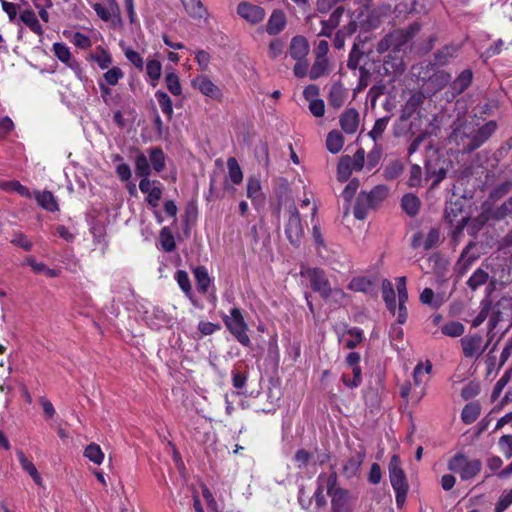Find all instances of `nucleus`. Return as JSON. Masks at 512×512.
<instances>
[{
	"mask_svg": "<svg viewBox=\"0 0 512 512\" xmlns=\"http://www.w3.org/2000/svg\"><path fill=\"white\" fill-rule=\"evenodd\" d=\"M497 127L494 120H489L477 129L462 124L453 130L450 139L463 153H472L491 138Z\"/></svg>",
	"mask_w": 512,
	"mask_h": 512,
	"instance_id": "nucleus-1",
	"label": "nucleus"
},
{
	"mask_svg": "<svg viewBox=\"0 0 512 512\" xmlns=\"http://www.w3.org/2000/svg\"><path fill=\"white\" fill-rule=\"evenodd\" d=\"M449 471L459 475L461 481L474 479L482 470L480 459H469L465 454L458 452L447 463Z\"/></svg>",
	"mask_w": 512,
	"mask_h": 512,
	"instance_id": "nucleus-2",
	"label": "nucleus"
},
{
	"mask_svg": "<svg viewBox=\"0 0 512 512\" xmlns=\"http://www.w3.org/2000/svg\"><path fill=\"white\" fill-rule=\"evenodd\" d=\"M327 494L331 498L332 512H350L353 499L348 489L337 487V474L331 473L327 477Z\"/></svg>",
	"mask_w": 512,
	"mask_h": 512,
	"instance_id": "nucleus-3",
	"label": "nucleus"
},
{
	"mask_svg": "<svg viewBox=\"0 0 512 512\" xmlns=\"http://www.w3.org/2000/svg\"><path fill=\"white\" fill-rule=\"evenodd\" d=\"M222 320L227 330L242 346L249 347L251 345L250 337L247 334L248 324L239 307H233L230 310V315H224Z\"/></svg>",
	"mask_w": 512,
	"mask_h": 512,
	"instance_id": "nucleus-4",
	"label": "nucleus"
},
{
	"mask_svg": "<svg viewBox=\"0 0 512 512\" xmlns=\"http://www.w3.org/2000/svg\"><path fill=\"white\" fill-rule=\"evenodd\" d=\"M399 464V457L394 455L389 462L388 468L390 482L395 491L396 504L397 506H402L406 500L409 486L405 473Z\"/></svg>",
	"mask_w": 512,
	"mask_h": 512,
	"instance_id": "nucleus-5",
	"label": "nucleus"
},
{
	"mask_svg": "<svg viewBox=\"0 0 512 512\" xmlns=\"http://www.w3.org/2000/svg\"><path fill=\"white\" fill-rule=\"evenodd\" d=\"M289 218L285 225V235L289 243L298 247L304 235L300 213L294 203L288 207Z\"/></svg>",
	"mask_w": 512,
	"mask_h": 512,
	"instance_id": "nucleus-6",
	"label": "nucleus"
},
{
	"mask_svg": "<svg viewBox=\"0 0 512 512\" xmlns=\"http://www.w3.org/2000/svg\"><path fill=\"white\" fill-rule=\"evenodd\" d=\"M462 43L450 42L443 45L433 53L430 66L432 68H441L449 66L461 53Z\"/></svg>",
	"mask_w": 512,
	"mask_h": 512,
	"instance_id": "nucleus-7",
	"label": "nucleus"
},
{
	"mask_svg": "<svg viewBox=\"0 0 512 512\" xmlns=\"http://www.w3.org/2000/svg\"><path fill=\"white\" fill-rule=\"evenodd\" d=\"M421 25L414 22L403 29H396L390 32V37L393 42V53H399L404 49L409 41L420 31Z\"/></svg>",
	"mask_w": 512,
	"mask_h": 512,
	"instance_id": "nucleus-8",
	"label": "nucleus"
},
{
	"mask_svg": "<svg viewBox=\"0 0 512 512\" xmlns=\"http://www.w3.org/2000/svg\"><path fill=\"white\" fill-rule=\"evenodd\" d=\"M139 189L146 194L145 201L150 208H157L163 195V186L158 180L141 179Z\"/></svg>",
	"mask_w": 512,
	"mask_h": 512,
	"instance_id": "nucleus-9",
	"label": "nucleus"
},
{
	"mask_svg": "<svg viewBox=\"0 0 512 512\" xmlns=\"http://www.w3.org/2000/svg\"><path fill=\"white\" fill-rule=\"evenodd\" d=\"M308 275L313 291L318 292L323 299L327 300L332 289L325 272L319 268H314L309 270Z\"/></svg>",
	"mask_w": 512,
	"mask_h": 512,
	"instance_id": "nucleus-10",
	"label": "nucleus"
},
{
	"mask_svg": "<svg viewBox=\"0 0 512 512\" xmlns=\"http://www.w3.org/2000/svg\"><path fill=\"white\" fill-rule=\"evenodd\" d=\"M237 13L240 17L251 24H258L265 18V10L247 1L240 2L237 6Z\"/></svg>",
	"mask_w": 512,
	"mask_h": 512,
	"instance_id": "nucleus-11",
	"label": "nucleus"
},
{
	"mask_svg": "<svg viewBox=\"0 0 512 512\" xmlns=\"http://www.w3.org/2000/svg\"><path fill=\"white\" fill-rule=\"evenodd\" d=\"M191 85L194 89L199 90L203 95L212 99L219 100L222 97L220 88L206 75H198L192 80Z\"/></svg>",
	"mask_w": 512,
	"mask_h": 512,
	"instance_id": "nucleus-12",
	"label": "nucleus"
},
{
	"mask_svg": "<svg viewBox=\"0 0 512 512\" xmlns=\"http://www.w3.org/2000/svg\"><path fill=\"white\" fill-rule=\"evenodd\" d=\"M460 342L462 346L463 355L466 358H472L476 355H481L487 347L486 344L485 347L481 348L483 338L479 334L465 336L461 338Z\"/></svg>",
	"mask_w": 512,
	"mask_h": 512,
	"instance_id": "nucleus-13",
	"label": "nucleus"
},
{
	"mask_svg": "<svg viewBox=\"0 0 512 512\" xmlns=\"http://www.w3.org/2000/svg\"><path fill=\"white\" fill-rule=\"evenodd\" d=\"M474 74L472 69L462 70L450 83V90L453 96L463 94L473 82Z\"/></svg>",
	"mask_w": 512,
	"mask_h": 512,
	"instance_id": "nucleus-14",
	"label": "nucleus"
},
{
	"mask_svg": "<svg viewBox=\"0 0 512 512\" xmlns=\"http://www.w3.org/2000/svg\"><path fill=\"white\" fill-rule=\"evenodd\" d=\"M399 53H388L383 59V70L385 75L398 76L405 70L403 58Z\"/></svg>",
	"mask_w": 512,
	"mask_h": 512,
	"instance_id": "nucleus-15",
	"label": "nucleus"
},
{
	"mask_svg": "<svg viewBox=\"0 0 512 512\" xmlns=\"http://www.w3.org/2000/svg\"><path fill=\"white\" fill-rule=\"evenodd\" d=\"M365 459V452L364 451H358L354 455H352L350 458H348L342 466V475L347 478L351 479L357 476L360 467Z\"/></svg>",
	"mask_w": 512,
	"mask_h": 512,
	"instance_id": "nucleus-16",
	"label": "nucleus"
},
{
	"mask_svg": "<svg viewBox=\"0 0 512 512\" xmlns=\"http://www.w3.org/2000/svg\"><path fill=\"white\" fill-rule=\"evenodd\" d=\"M309 43L302 35L294 36L289 46V54L294 60H304L309 53Z\"/></svg>",
	"mask_w": 512,
	"mask_h": 512,
	"instance_id": "nucleus-17",
	"label": "nucleus"
},
{
	"mask_svg": "<svg viewBox=\"0 0 512 512\" xmlns=\"http://www.w3.org/2000/svg\"><path fill=\"white\" fill-rule=\"evenodd\" d=\"M287 20L285 13L280 9H275L272 11L267 24H266V32L275 36L284 30L286 27Z\"/></svg>",
	"mask_w": 512,
	"mask_h": 512,
	"instance_id": "nucleus-18",
	"label": "nucleus"
},
{
	"mask_svg": "<svg viewBox=\"0 0 512 512\" xmlns=\"http://www.w3.org/2000/svg\"><path fill=\"white\" fill-rule=\"evenodd\" d=\"M340 126L346 134H354L359 126V113L355 108L346 109L340 116Z\"/></svg>",
	"mask_w": 512,
	"mask_h": 512,
	"instance_id": "nucleus-19",
	"label": "nucleus"
},
{
	"mask_svg": "<svg viewBox=\"0 0 512 512\" xmlns=\"http://www.w3.org/2000/svg\"><path fill=\"white\" fill-rule=\"evenodd\" d=\"M19 20L36 35L42 36L44 34L43 27L40 24L36 13L31 8H27L20 12Z\"/></svg>",
	"mask_w": 512,
	"mask_h": 512,
	"instance_id": "nucleus-20",
	"label": "nucleus"
},
{
	"mask_svg": "<svg viewBox=\"0 0 512 512\" xmlns=\"http://www.w3.org/2000/svg\"><path fill=\"white\" fill-rule=\"evenodd\" d=\"M93 9L97 16L105 22L110 21L113 16H119V6L116 0H107L106 6L101 3H95L93 4Z\"/></svg>",
	"mask_w": 512,
	"mask_h": 512,
	"instance_id": "nucleus-21",
	"label": "nucleus"
},
{
	"mask_svg": "<svg viewBox=\"0 0 512 512\" xmlns=\"http://www.w3.org/2000/svg\"><path fill=\"white\" fill-rule=\"evenodd\" d=\"M35 199L38 205L48 212H56L59 210L57 200L51 191H37L35 193Z\"/></svg>",
	"mask_w": 512,
	"mask_h": 512,
	"instance_id": "nucleus-22",
	"label": "nucleus"
},
{
	"mask_svg": "<svg viewBox=\"0 0 512 512\" xmlns=\"http://www.w3.org/2000/svg\"><path fill=\"white\" fill-rule=\"evenodd\" d=\"M193 274L196 280L197 289L200 293H207L209 286L212 282L208 270L205 266L199 265L193 269Z\"/></svg>",
	"mask_w": 512,
	"mask_h": 512,
	"instance_id": "nucleus-23",
	"label": "nucleus"
},
{
	"mask_svg": "<svg viewBox=\"0 0 512 512\" xmlns=\"http://www.w3.org/2000/svg\"><path fill=\"white\" fill-rule=\"evenodd\" d=\"M151 167L157 172H162L166 167V155L160 146L148 150Z\"/></svg>",
	"mask_w": 512,
	"mask_h": 512,
	"instance_id": "nucleus-24",
	"label": "nucleus"
},
{
	"mask_svg": "<svg viewBox=\"0 0 512 512\" xmlns=\"http://www.w3.org/2000/svg\"><path fill=\"white\" fill-rule=\"evenodd\" d=\"M17 458H18V461H19L22 469L24 471H26L31 476V478L33 479L35 484L41 486L42 485V477L39 474L34 463L32 461L28 460L27 457L25 456L24 452L21 450L17 451Z\"/></svg>",
	"mask_w": 512,
	"mask_h": 512,
	"instance_id": "nucleus-25",
	"label": "nucleus"
},
{
	"mask_svg": "<svg viewBox=\"0 0 512 512\" xmlns=\"http://www.w3.org/2000/svg\"><path fill=\"white\" fill-rule=\"evenodd\" d=\"M420 205V199L412 193H407L402 197L401 207L410 217H414L418 214Z\"/></svg>",
	"mask_w": 512,
	"mask_h": 512,
	"instance_id": "nucleus-26",
	"label": "nucleus"
},
{
	"mask_svg": "<svg viewBox=\"0 0 512 512\" xmlns=\"http://www.w3.org/2000/svg\"><path fill=\"white\" fill-rule=\"evenodd\" d=\"M365 197H367L366 192H361L356 199L353 213L358 220H364L367 217L368 210L374 208Z\"/></svg>",
	"mask_w": 512,
	"mask_h": 512,
	"instance_id": "nucleus-27",
	"label": "nucleus"
},
{
	"mask_svg": "<svg viewBox=\"0 0 512 512\" xmlns=\"http://www.w3.org/2000/svg\"><path fill=\"white\" fill-rule=\"evenodd\" d=\"M262 187H261V181L256 176H250L247 180V191L246 195L247 198H249L253 204L259 202L262 198Z\"/></svg>",
	"mask_w": 512,
	"mask_h": 512,
	"instance_id": "nucleus-28",
	"label": "nucleus"
},
{
	"mask_svg": "<svg viewBox=\"0 0 512 512\" xmlns=\"http://www.w3.org/2000/svg\"><path fill=\"white\" fill-rule=\"evenodd\" d=\"M185 10L192 18L202 19L207 15V9L201 0H182Z\"/></svg>",
	"mask_w": 512,
	"mask_h": 512,
	"instance_id": "nucleus-29",
	"label": "nucleus"
},
{
	"mask_svg": "<svg viewBox=\"0 0 512 512\" xmlns=\"http://www.w3.org/2000/svg\"><path fill=\"white\" fill-rule=\"evenodd\" d=\"M354 171L352 167L351 156H341L337 165V179L340 182H346Z\"/></svg>",
	"mask_w": 512,
	"mask_h": 512,
	"instance_id": "nucleus-30",
	"label": "nucleus"
},
{
	"mask_svg": "<svg viewBox=\"0 0 512 512\" xmlns=\"http://www.w3.org/2000/svg\"><path fill=\"white\" fill-rule=\"evenodd\" d=\"M89 59L96 62L102 70L108 69L113 62L110 52L102 46H98L96 53H92Z\"/></svg>",
	"mask_w": 512,
	"mask_h": 512,
	"instance_id": "nucleus-31",
	"label": "nucleus"
},
{
	"mask_svg": "<svg viewBox=\"0 0 512 512\" xmlns=\"http://www.w3.org/2000/svg\"><path fill=\"white\" fill-rule=\"evenodd\" d=\"M432 370V364L430 361H427L424 365L423 363H418L413 371V380L416 386H421L428 381V377Z\"/></svg>",
	"mask_w": 512,
	"mask_h": 512,
	"instance_id": "nucleus-32",
	"label": "nucleus"
},
{
	"mask_svg": "<svg viewBox=\"0 0 512 512\" xmlns=\"http://www.w3.org/2000/svg\"><path fill=\"white\" fill-rule=\"evenodd\" d=\"M344 145V137L343 135L337 131L333 130L328 133L326 138V147L329 152L332 154H337L341 151Z\"/></svg>",
	"mask_w": 512,
	"mask_h": 512,
	"instance_id": "nucleus-33",
	"label": "nucleus"
},
{
	"mask_svg": "<svg viewBox=\"0 0 512 512\" xmlns=\"http://www.w3.org/2000/svg\"><path fill=\"white\" fill-rule=\"evenodd\" d=\"M135 173L141 179L150 180L151 165L147 157L140 153L135 157Z\"/></svg>",
	"mask_w": 512,
	"mask_h": 512,
	"instance_id": "nucleus-34",
	"label": "nucleus"
},
{
	"mask_svg": "<svg viewBox=\"0 0 512 512\" xmlns=\"http://www.w3.org/2000/svg\"><path fill=\"white\" fill-rule=\"evenodd\" d=\"M155 97L163 114L168 118V120H171L173 116V104L170 96L162 90H157L155 92Z\"/></svg>",
	"mask_w": 512,
	"mask_h": 512,
	"instance_id": "nucleus-35",
	"label": "nucleus"
},
{
	"mask_svg": "<svg viewBox=\"0 0 512 512\" xmlns=\"http://www.w3.org/2000/svg\"><path fill=\"white\" fill-rule=\"evenodd\" d=\"M480 415V405L477 402L466 404L461 412L463 423L469 425L476 421Z\"/></svg>",
	"mask_w": 512,
	"mask_h": 512,
	"instance_id": "nucleus-36",
	"label": "nucleus"
},
{
	"mask_svg": "<svg viewBox=\"0 0 512 512\" xmlns=\"http://www.w3.org/2000/svg\"><path fill=\"white\" fill-rule=\"evenodd\" d=\"M426 180H432L431 189L437 187L446 177L447 170L445 168L432 169L430 163L425 164Z\"/></svg>",
	"mask_w": 512,
	"mask_h": 512,
	"instance_id": "nucleus-37",
	"label": "nucleus"
},
{
	"mask_svg": "<svg viewBox=\"0 0 512 512\" xmlns=\"http://www.w3.org/2000/svg\"><path fill=\"white\" fill-rule=\"evenodd\" d=\"M365 199H368L375 208L388 196V188L385 185H377L370 192H366Z\"/></svg>",
	"mask_w": 512,
	"mask_h": 512,
	"instance_id": "nucleus-38",
	"label": "nucleus"
},
{
	"mask_svg": "<svg viewBox=\"0 0 512 512\" xmlns=\"http://www.w3.org/2000/svg\"><path fill=\"white\" fill-rule=\"evenodd\" d=\"M227 168L229 179L231 180V182L235 185H239L243 181V172L236 158H228Z\"/></svg>",
	"mask_w": 512,
	"mask_h": 512,
	"instance_id": "nucleus-39",
	"label": "nucleus"
},
{
	"mask_svg": "<svg viewBox=\"0 0 512 512\" xmlns=\"http://www.w3.org/2000/svg\"><path fill=\"white\" fill-rule=\"evenodd\" d=\"M489 275L487 271L482 268H478L467 280V286L472 290L476 291L480 286L484 285L488 281Z\"/></svg>",
	"mask_w": 512,
	"mask_h": 512,
	"instance_id": "nucleus-40",
	"label": "nucleus"
},
{
	"mask_svg": "<svg viewBox=\"0 0 512 512\" xmlns=\"http://www.w3.org/2000/svg\"><path fill=\"white\" fill-rule=\"evenodd\" d=\"M429 81L438 89H442L446 87L448 84L450 85L452 81V75L450 72L446 70L438 69L429 77Z\"/></svg>",
	"mask_w": 512,
	"mask_h": 512,
	"instance_id": "nucleus-41",
	"label": "nucleus"
},
{
	"mask_svg": "<svg viewBox=\"0 0 512 512\" xmlns=\"http://www.w3.org/2000/svg\"><path fill=\"white\" fill-rule=\"evenodd\" d=\"M328 64L327 58H315V61L309 71L310 79L317 80L326 75L328 73Z\"/></svg>",
	"mask_w": 512,
	"mask_h": 512,
	"instance_id": "nucleus-42",
	"label": "nucleus"
},
{
	"mask_svg": "<svg viewBox=\"0 0 512 512\" xmlns=\"http://www.w3.org/2000/svg\"><path fill=\"white\" fill-rule=\"evenodd\" d=\"M162 73V65L160 61L156 59L148 60L146 64V74L151 80V85L156 86Z\"/></svg>",
	"mask_w": 512,
	"mask_h": 512,
	"instance_id": "nucleus-43",
	"label": "nucleus"
},
{
	"mask_svg": "<svg viewBox=\"0 0 512 512\" xmlns=\"http://www.w3.org/2000/svg\"><path fill=\"white\" fill-rule=\"evenodd\" d=\"M404 171V166L400 160H393L389 162L383 171V176L386 180L391 181L398 178Z\"/></svg>",
	"mask_w": 512,
	"mask_h": 512,
	"instance_id": "nucleus-44",
	"label": "nucleus"
},
{
	"mask_svg": "<svg viewBox=\"0 0 512 512\" xmlns=\"http://www.w3.org/2000/svg\"><path fill=\"white\" fill-rule=\"evenodd\" d=\"M328 101L329 104L334 108H340L343 105L345 101V92L341 85H332L329 92Z\"/></svg>",
	"mask_w": 512,
	"mask_h": 512,
	"instance_id": "nucleus-45",
	"label": "nucleus"
},
{
	"mask_svg": "<svg viewBox=\"0 0 512 512\" xmlns=\"http://www.w3.org/2000/svg\"><path fill=\"white\" fill-rule=\"evenodd\" d=\"M364 52L359 49L358 44L354 43L348 57L347 67L350 70H360L361 66H365V64H361L363 59Z\"/></svg>",
	"mask_w": 512,
	"mask_h": 512,
	"instance_id": "nucleus-46",
	"label": "nucleus"
},
{
	"mask_svg": "<svg viewBox=\"0 0 512 512\" xmlns=\"http://www.w3.org/2000/svg\"><path fill=\"white\" fill-rule=\"evenodd\" d=\"M424 250L429 251L433 248H436L441 243V233L440 229L437 227H432L429 229L428 233L424 235Z\"/></svg>",
	"mask_w": 512,
	"mask_h": 512,
	"instance_id": "nucleus-47",
	"label": "nucleus"
},
{
	"mask_svg": "<svg viewBox=\"0 0 512 512\" xmlns=\"http://www.w3.org/2000/svg\"><path fill=\"white\" fill-rule=\"evenodd\" d=\"M160 243L161 247L165 252H172L176 248V242L174 236L168 227H163L160 230Z\"/></svg>",
	"mask_w": 512,
	"mask_h": 512,
	"instance_id": "nucleus-48",
	"label": "nucleus"
},
{
	"mask_svg": "<svg viewBox=\"0 0 512 512\" xmlns=\"http://www.w3.org/2000/svg\"><path fill=\"white\" fill-rule=\"evenodd\" d=\"M84 456L97 465H100L104 460V453L96 443H90L86 446Z\"/></svg>",
	"mask_w": 512,
	"mask_h": 512,
	"instance_id": "nucleus-49",
	"label": "nucleus"
},
{
	"mask_svg": "<svg viewBox=\"0 0 512 512\" xmlns=\"http://www.w3.org/2000/svg\"><path fill=\"white\" fill-rule=\"evenodd\" d=\"M352 374L354 375V380H351L350 375L347 373H343L341 376L343 384L350 389L357 388L362 383L361 367H352Z\"/></svg>",
	"mask_w": 512,
	"mask_h": 512,
	"instance_id": "nucleus-50",
	"label": "nucleus"
},
{
	"mask_svg": "<svg viewBox=\"0 0 512 512\" xmlns=\"http://www.w3.org/2000/svg\"><path fill=\"white\" fill-rule=\"evenodd\" d=\"M165 83L167 89L174 96H180L182 94V87L178 75L175 72H168L165 76Z\"/></svg>",
	"mask_w": 512,
	"mask_h": 512,
	"instance_id": "nucleus-51",
	"label": "nucleus"
},
{
	"mask_svg": "<svg viewBox=\"0 0 512 512\" xmlns=\"http://www.w3.org/2000/svg\"><path fill=\"white\" fill-rule=\"evenodd\" d=\"M512 189V181L506 180L498 185H496L489 193V199L492 201H497L504 197L509 191Z\"/></svg>",
	"mask_w": 512,
	"mask_h": 512,
	"instance_id": "nucleus-52",
	"label": "nucleus"
},
{
	"mask_svg": "<svg viewBox=\"0 0 512 512\" xmlns=\"http://www.w3.org/2000/svg\"><path fill=\"white\" fill-rule=\"evenodd\" d=\"M346 333L351 337L345 341V347L348 349L356 348L363 341V331L358 327H352Z\"/></svg>",
	"mask_w": 512,
	"mask_h": 512,
	"instance_id": "nucleus-53",
	"label": "nucleus"
},
{
	"mask_svg": "<svg viewBox=\"0 0 512 512\" xmlns=\"http://www.w3.org/2000/svg\"><path fill=\"white\" fill-rule=\"evenodd\" d=\"M441 331L446 336L459 337L464 333L465 327L461 322L451 321V322L446 323L441 328Z\"/></svg>",
	"mask_w": 512,
	"mask_h": 512,
	"instance_id": "nucleus-54",
	"label": "nucleus"
},
{
	"mask_svg": "<svg viewBox=\"0 0 512 512\" xmlns=\"http://www.w3.org/2000/svg\"><path fill=\"white\" fill-rule=\"evenodd\" d=\"M371 286L372 282L368 278L355 277L350 281L348 288L354 292L367 293L370 290Z\"/></svg>",
	"mask_w": 512,
	"mask_h": 512,
	"instance_id": "nucleus-55",
	"label": "nucleus"
},
{
	"mask_svg": "<svg viewBox=\"0 0 512 512\" xmlns=\"http://www.w3.org/2000/svg\"><path fill=\"white\" fill-rule=\"evenodd\" d=\"M388 122H389L388 116L377 119L374 123L372 130L368 133V136L373 141L376 142L382 136L383 132L387 128Z\"/></svg>",
	"mask_w": 512,
	"mask_h": 512,
	"instance_id": "nucleus-56",
	"label": "nucleus"
},
{
	"mask_svg": "<svg viewBox=\"0 0 512 512\" xmlns=\"http://www.w3.org/2000/svg\"><path fill=\"white\" fill-rule=\"evenodd\" d=\"M232 385L236 389H242L246 386L248 380V372L241 370L240 367H235L232 372Z\"/></svg>",
	"mask_w": 512,
	"mask_h": 512,
	"instance_id": "nucleus-57",
	"label": "nucleus"
},
{
	"mask_svg": "<svg viewBox=\"0 0 512 512\" xmlns=\"http://www.w3.org/2000/svg\"><path fill=\"white\" fill-rule=\"evenodd\" d=\"M382 157V148L381 146L375 144L372 150L367 154L366 160V168L371 171L374 169L380 162Z\"/></svg>",
	"mask_w": 512,
	"mask_h": 512,
	"instance_id": "nucleus-58",
	"label": "nucleus"
},
{
	"mask_svg": "<svg viewBox=\"0 0 512 512\" xmlns=\"http://www.w3.org/2000/svg\"><path fill=\"white\" fill-rule=\"evenodd\" d=\"M175 279L185 295L189 296L192 292V287L188 273L184 270H178L175 274Z\"/></svg>",
	"mask_w": 512,
	"mask_h": 512,
	"instance_id": "nucleus-59",
	"label": "nucleus"
},
{
	"mask_svg": "<svg viewBox=\"0 0 512 512\" xmlns=\"http://www.w3.org/2000/svg\"><path fill=\"white\" fill-rule=\"evenodd\" d=\"M105 83L109 86H115L119 80L124 77V73L121 68L115 66L106 71L103 75Z\"/></svg>",
	"mask_w": 512,
	"mask_h": 512,
	"instance_id": "nucleus-60",
	"label": "nucleus"
},
{
	"mask_svg": "<svg viewBox=\"0 0 512 512\" xmlns=\"http://www.w3.org/2000/svg\"><path fill=\"white\" fill-rule=\"evenodd\" d=\"M344 13L343 6H337L327 20H322L321 24L329 26V29H335L340 24V19Z\"/></svg>",
	"mask_w": 512,
	"mask_h": 512,
	"instance_id": "nucleus-61",
	"label": "nucleus"
},
{
	"mask_svg": "<svg viewBox=\"0 0 512 512\" xmlns=\"http://www.w3.org/2000/svg\"><path fill=\"white\" fill-rule=\"evenodd\" d=\"M53 52L55 56L62 62L67 64L71 59V52L69 48L60 42H56L53 44Z\"/></svg>",
	"mask_w": 512,
	"mask_h": 512,
	"instance_id": "nucleus-62",
	"label": "nucleus"
},
{
	"mask_svg": "<svg viewBox=\"0 0 512 512\" xmlns=\"http://www.w3.org/2000/svg\"><path fill=\"white\" fill-rule=\"evenodd\" d=\"M422 183V169L418 164H413L410 168V174L408 178L409 187H419Z\"/></svg>",
	"mask_w": 512,
	"mask_h": 512,
	"instance_id": "nucleus-63",
	"label": "nucleus"
},
{
	"mask_svg": "<svg viewBox=\"0 0 512 512\" xmlns=\"http://www.w3.org/2000/svg\"><path fill=\"white\" fill-rule=\"evenodd\" d=\"M125 57L127 60L133 64L137 69L143 70L144 68V60L141 54L131 48H127L124 51Z\"/></svg>",
	"mask_w": 512,
	"mask_h": 512,
	"instance_id": "nucleus-64",
	"label": "nucleus"
}]
</instances>
